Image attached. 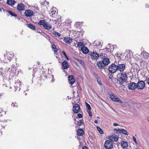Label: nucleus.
I'll return each instance as SVG.
<instances>
[{"label": "nucleus", "mask_w": 149, "mask_h": 149, "mask_svg": "<svg viewBox=\"0 0 149 149\" xmlns=\"http://www.w3.org/2000/svg\"><path fill=\"white\" fill-rule=\"evenodd\" d=\"M0 72L1 73L0 74L4 78L7 77L8 74H10L9 78H10V75H11V74H12L11 73L10 68L8 67H7L4 68L3 70V68L2 67L1 68H0Z\"/></svg>", "instance_id": "1"}, {"label": "nucleus", "mask_w": 149, "mask_h": 149, "mask_svg": "<svg viewBox=\"0 0 149 149\" xmlns=\"http://www.w3.org/2000/svg\"><path fill=\"white\" fill-rule=\"evenodd\" d=\"M14 56V54L12 52H7L4 55L5 59L3 60V62L6 63L8 61H10Z\"/></svg>", "instance_id": "2"}, {"label": "nucleus", "mask_w": 149, "mask_h": 149, "mask_svg": "<svg viewBox=\"0 0 149 149\" xmlns=\"http://www.w3.org/2000/svg\"><path fill=\"white\" fill-rule=\"evenodd\" d=\"M127 78L128 77L126 73V72H123L121 73L120 77L118 78L117 80L121 83H123L126 81Z\"/></svg>", "instance_id": "3"}, {"label": "nucleus", "mask_w": 149, "mask_h": 149, "mask_svg": "<svg viewBox=\"0 0 149 149\" xmlns=\"http://www.w3.org/2000/svg\"><path fill=\"white\" fill-rule=\"evenodd\" d=\"M117 68L116 65L114 64H112L109 66V70L111 73H113L118 70Z\"/></svg>", "instance_id": "4"}, {"label": "nucleus", "mask_w": 149, "mask_h": 149, "mask_svg": "<svg viewBox=\"0 0 149 149\" xmlns=\"http://www.w3.org/2000/svg\"><path fill=\"white\" fill-rule=\"evenodd\" d=\"M104 146L106 149H111L113 148V143L110 140L106 141L104 144Z\"/></svg>", "instance_id": "5"}, {"label": "nucleus", "mask_w": 149, "mask_h": 149, "mask_svg": "<svg viewBox=\"0 0 149 149\" xmlns=\"http://www.w3.org/2000/svg\"><path fill=\"white\" fill-rule=\"evenodd\" d=\"M117 65L118 70L120 72H123L125 69L126 66L124 64H118Z\"/></svg>", "instance_id": "6"}, {"label": "nucleus", "mask_w": 149, "mask_h": 149, "mask_svg": "<svg viewBox=\"0 0 149 149\" xmlns=\"http://www.w3.org/2000/svg\"><path fill=\"white\" fill-rule=\"evenodd\" d=\"M21 85V82L17 80L15 83L14 87L15 89V91H19L20 88V86Z\"/></svg>", "instance_id": "7"}, {"label": "nucleus", "mask_w": 149, "mask_h": 149, "mask_svg": "<svg viewBox=\"0 0 149 149\" xmlns=\"http://www.w3.org/2000/svg\"><path fill=\"white\" fill-rule=\"evenodd\" d=\"M145 84L143 81H139L136 84L137 87L140 89H143L145 87Z\"/></svg>", "instance_id": "8"}, {"label": "nucleus", "mask_w": 149, "mask_h": 149, "mask_svg": "<svg viewBox=\"0 0 149 149\" xmlns=\"http://www.w3.org/2000/svg\"><path fill=\"white\" fill-rule=\"evenodd\" d=\"M80 107L79 105L78 104H75L73 107V111L74 113H77L80 111Z\"/></svg>", "instance_id": "9"}, {"label": "nucleus", "mask_w": 149, "mask_h": 149, "mask_svg": "<svg viewBox=\"0 0 149 149\" xmlns=\"http://www.w3.org/2000/svg\"><path fill=\"white\" fill-rule=\"evenodd\" d=\"M68 81L70 84L72 85L75 81V80L73 75H70L68 77Z\"/></svg>", "instance_id": "10"}, {"label": "nucleus", "mask_w": 149, "mask_h": 149, "mask_svg": "<svg viewBox=\"0 0 149 149\" xmlns=\"http://www.w3.org/2000/svg\"><path fill=\"white\" fill-rule=\"evenodd\" d=\"M24 14L26 16L29 17L33 15V12L32 10H29L25 11Z\"/></svg>", "instance_id": "11"}, {"label": "nucleus", "mask_w": 149, "mask_h": 149, "mask_svg": "<svg viewBox=\"0 0 149 149\" xmlns=\"http://www.w3.org/2000/svg\"><path fill=\"white\" fill-rule=\"evenodd\" d=\"M136 87V84L133 82H131L128 86L129 88L132 90L134 89Z\"/></svg>", "instance_id": "12"}, {"label": "nucleus", "mask_w": 149, "mask_h": 149, "mask_svg": "<svg viewBox=\"0 0 149 149\" xmlns=\"http://www.w3.org/2000/svg\"><path fill=\"white\" fill-rule=\"evenodd\" d=\"M109 139L112 142L114 141L117 142L118 140V137L116 134H113L110 137Z\"/></svg>", "instance_id": "13"}, {"label": "nucleus", "mask_w": 149, "mask_h": 149, "mask_svg": "<svg viewBox=\"0 0 149 149\" xmlns=\"http://www.w3.org/2000/svg\"><path fill=\"white\" fill-rule=\"evenodd\" d=\"M91 56L93 59H98L99 57V54L96 52H93L91 54Z\"/></svg>", "instance_id": "14"}, {"label": "nucleus", "mask_w": 149, "mask_h": 149, "mask_svg": "<svg viewBox=\"0 0 149 149\" xmlns=\"http://www.w3.org/2000/svg\"><path fill=\"white\" fill-rule=\"evenodd\" d=\"M110 97L112 100L114 101L118 102L121 103H122V102H121L119 98L116 97L113 95H110Z\"/></svg>", "instance_id": "15"}, {"label": "nucleus", "mask_w": 149, "mask_h": 149, "mask_svg": "<svg viewBox=\"0 0 149 149\" xmlns=\"http://www.w3.org/2000/svg\"><path fill=\"white\" fill-rule=\"evenodd\" d=\"M17 9L19 11H23L25 9L24 5L23 4H19L17 6Z\"/></svg>", "instance_id": "16"}, {"label": "nucleus", "mask_w": 149, "mask_h": 149, "mask_svg": "<svg viewBox=\"0 0 149 149\" xmlns=\"http://www.w3.org/2000/svg\"><path fill=\"white\" fill-rule=\"evenodd\" d=\"M121 144L122 147L123 149H127L128 146L127 143L125 141H122L121 142Z\"/></svg>", "instance_id": "17"}, {"label": "nucleus", "mask_w": 149, "mask_h": 149, "mask_svg": "<svg viewBox=\"0 0 149 149\" xmlns=\"http://www.w3.org/2000/svg\"><path fill=\"white\" fill-rule=\"evenodd\" d=\"M72 39L70 37H65L64 38V41L66 43L69 44L72 42Z\"/></svg>", "instance_id": "18"}, {"label": "nucleus", "mask_w": 149, "mask_h": 149, "mask_svg": "<svg viewBox=\"0 0 149 149\" xmlns=\"http://www.w3.org/2000/svg\"><path fill=\"white\" fill-rule=\"evenodd\" d=\"M62 65V67L64 69H67L69 67V65L67 61H66L63 62Z\"/></svg>", "instance_id": "19"}, {"label": "nucleus", "mask_w": 149, "mask_h": 149, "mask_svg": "<svg viewBox=\"0 0 149 149\" xmlns=\"http://www.w3.org/2000/svg\"><path fill=\"white\" fill-rule=\"evenodd\" d=\"M81 51L83 53L87 54L88 53L89 50L86 47L84 46L81 48Z\"/></svg>", "instance_id": "20"}, {"label": "nucleus", "mask_w": 149, "mask_h": 149, "mask_svg": "<svg viewBox=\"0 0 149 149\" xmlns=\"http://www.w3.org/2000/svg\"><path fill=\"white\" fill-rule=\"evenodd\" d=\"M97 65L100 69L103 68L105 66V65L104 64L102 61H100L97 63Z\"/></svg>", "instance_id": "21"}, {"label": "nucleus", "mask_w": 149, "mask_h": 149, "mask_svg": "<svg viewBox=\"0 0 149 149\" xmlns=\"http://www.w3.org/2000/svg\"><path fill=\"white\" fill-rule=\"evenodd\" d=\"M17 67L16 66H15V65L14 64H13L11 65V67L10 68V70L11 71V73L12 74H15V72H14V69L16 70V68ZM13 76H14V74L13 75Z\"/></svg>", "instance_id": "22"}, {"label": "nucleus", "mask_w": 149, "mask_h": 149, "mask_svg": "<svg viewBox=\"0 0 149 149\" xmlns=\"http://www.w3.org/2000/svg\"><path fill=\"white\" fill-rule=\"evenodd\" d=\"M118 131L119 132V133L120 134L122 133L126 135H128L129 134V133L126 130L123 129H118Z\"/></svg>", "instance_id": "23"}, {"label": "nucleus", "mask_w": 149, "mask_h": 149, "mask_svg": "<svg viewBox=\"0 0 149 149\" xmlns=\"http://www.w3.org/2000/svg\"><path fill=\"white\" fill-rule=\"evenodd\" d=\"M141 56L145 59H148L149 57V54L146 52H143L141 53Z\"/></svg>", "instance_id": "24"}, {"label": "nucleus", "mask_w": 149, "mask_h": 149, "mask_svg": "<svg viewBox=\"0 0 149 149\" xmlns=\"http://www.w3.org/2000/svg\"><path fill=\"white\" fill-rule=\"evenodd\" d=\"M104 64L105 65H108L110 63V61L109 59L107 58H105L103 59L102 61Z\"/></svg>", "instance_id": "25"}, {"label": "nucleus", "mask_w": 149, "mask_h": 149, "mask_svg": "<svg viewBox=\"0 0 149 149\" xmlns=\"http://www.w3.org/2000/svg\"><path fill=\"white\" fill-rule=\"evenodd\" d=\"M77 133L78 136H82L84 133V131L82 129H79L77 130Z\"/></svg>", "instance_id": "26"}, {"label": "nucleus", "mask_w": 149, "mask_h": 149, "mask_svg": "<svg viewBox=\"0 0 149 149\" xmlns=\"http://www.w3.org/2000/svg\"><path fill=\"white\" fill-rule=\"evenodd\" d=\"M16 3L15 0H7V3L10 5H12Z\"/></svg>", "instance_id": "27"}, {"label": "nucleus", "mask_w": 149, "mask_h": 149, "mask_svg": "<svg viewBox=\"0 0 149 149\" xmlns=\"http://www.w3.org/2000/svg\"><path fill=\"white\" fill-rule=\"evenodd\" d=\"M38 24L39 25H42L44 27L46 24H47V22H45L44 20H41L38 23Z\"/></svg>", "instance_id": "28"}, {"label": "nucleus", "mask_w": 149, "mask_h": 149, "mask_svg": "<svg viewBox=\"0 0 149 149\" xmlns=\"http://www.w3.org/2000/svg\"><path fill=\"white\" fill-rule=\"evenodd\" d=\"M44 27L47 30H50L52 28V26L50 24H48L47 22V24H45L44 26Z\"/></svg>", "instance_id": "29"}, {"label": "nucleus", "mask_w": 149, "mask_h": 149, "mask_svg": "<svg viewBox=\"0 0 149 149\" xmlns=\"http://www.w3.org/2000/svg\"><path fill=\"white\" fill-rule=\"evenodd\" d=\"M56 13V10H54L53 9H52L51 12L50 13V14L52 17H54V15H55Z\"/></svg>", "instance_id": "30"}, {"label": "nucleus", "mask_w": 149, "mask_h": 149, "mask_svg": "<svg viewBox=\"0 0 149 149\" xmlns=\"http://www.w3.org/2000/svg\"><path fill=\"white\" fill-rule=\"evenodd\" d=\"M94 45L95 46L99 47H101L102 45L101 43L99 42H96V43H95Z\"/></svg>", "instance_id": "31"}, {"label": "nucleus", "mask_w": 149, "mask_h": 149, "mask_svg": "<svg viewBox=\"0 0 149 149\" xmlns=\"http://www.w3.org/2000/svg\"><path fill=\"white\" fill-rule=\"evenodd\" d=\"M85 104L88 111L91 110V108L90 105L86 102Z\"/></svg>", "instance_id": "32"}, {"label": "nucleus", "mask_w": 149, "mask_h": 149, "mask_svg": "<svg viewBox=\"0 0 149 149\" xmlns=\"http://www.w3.org/2000/svg\"><path fill=\"white\" fill-rule=\"evenodd\" d=\"M28 27L30 28L33 30H34L36 29L35 27L32 24H30L28 25Z\"/></svg>", "instance_id": "33"}, {"label": "nucleus", "mask_w": 149, "mask_h": 149, "mask_svg": "<svg viewBox=\"0 0 149 149\" xmlns=\"http://www.w3.org/2000/svg\"><path fill=\"white\" fill-rule=\"evenodd\" d=\"M78 47H82L84 45V43L82 42H79L77 43Z\"/></svg>", "instance_id": "34"}, {"label": "nucleus", "mask_w": 149, "mask_h": 149, "mask_svg": "<svg viewBox=\"0 0 149 149\" xmlns=\"http://www.w3.org/2000/svg\"><path fill=\"white\" fill-rule=\"evenodd\" d=\"M81 23L80 22H76L75 23V25L77 27H79L81 26Z\"/></svg>", "instance_id": "35"}, {"label": "nucleus", "mask_w": 149, "mask_h": 149, "mask_svg": "<svg viewBox=\"0 0 149 149\" xmlns=\"http://www.w3.org/2000/svg\"><path fill=\"white\" fill-rule=\"evenodd\" d=\"M97 130H98V131L101 134H103V132L102 130L99 127H97Z\"/></svg>", "instance_id": "36"}, {"label": "nucleus", "mask_w": 149, "mask_h": 149, "mask_svg": "<svg viewBox=\"0 0 149 149\" xmlns=\"http://www.w3.org/2000/svg\"><path fill=\"white\" fill-rule=\"evenodd\" d=\"M8 12L11 15L15 17L17 16V15L13 13L11 11H9Z\"/></svg>", "instance_id": "37"}, {"label": "nucleus", "mask_w": 149, "mask_h": 149, "mask_svg": "<svg viewBox=\"0 0 149 149\" xmlns=\"http://www.w3.org/2000/svg\"><path fill=\"white\" fill-rule=\"evenodd\" d=\"M78 61L82 65L84 66L85 65L84 62L82 60L80 59H78Z\"/></svg>", "instance_id": "38"}, {"label": "nucleus", "mask_w": 149, "mask_h": 149, "mask_svg": "<svg viewBox=\"0 0 149 149\" xmlns=\"http://www.w3.org/2000/svg\"><path fill=\"white\" fill-rule=\"evenodd\" d=\"M83 123V121H82L81 120H79L78 122H77V125L79 126H81L82 124Z\"/></svg>", "instance_id": "39"}, {"label": "nucleus", "mask_w": 149, "mask_h": 149, "mask_svg": "<svg viewBox=\"0 0 149 149\" xmlns=\"http://www.w3.org/2000/svg\"><path fill=\"white\" fill-rule=\"evenodd\" d=\"M54 34L56 36H58L59 37H60L61 36V34L57 32H54Z\"/></svg>", "instance_id": "40"}, {"label": "nucleus", "mask_w": 149, "mask_h": 149, "mask_svg": "<svg viewBox=\"0 0 149 149\" xmlns=\"http://www.w3.org/2000/svg\"><path fill=\"white\" fill-rule=\"evenodd\" d=\"M145 81L149 85V76L146 77Z\"/></svg>", "instance_id": "41"}, {"label": "nucleus", "mask_w": 149, "mask_h": 149, "mask_svg": "<svg viewBox=\"0 0 149 149\" xmlns=\"http://www.w3.org/2000/svg\"><path fill=\"white\" fill-rule=\"evenodd\" d=\"M62 53L64 55L65 57L68 60L69 58H68V57H67L65 53L63 51H62Z\"/></svg>", "instance_id": "42"}, {"label": "nucleus", "mask_w": 149, "mask_h": 149, "mask_svg": "<svg viewBox=\"0 0 149 149\" xmlns=\"http://www.w3.org/2000/svg\"><path fill=\"white\" fill-rule=\"evenodd\" d=\"M11 105L12 106H13V107H17L16 103H13V104H11Z\"/></svg>", "instance_id": "43"}, {"label": "nucleus", "mask_w": 149, "mask_h": 149, "mask_svg": "<svg viewBox=\"0 0 149 149\" xmlns=\"http://www.w3.org/2000/svg\"><path fill=\"white\" fill-rule=\"evenodd\" d=\"M52 47L53 48V49L54 50L55 49H57V48H56L55 45H52Z\"/></svg>", "instance_id": "44"}, {"label": "nucleus", "mask_w": 149, "mask_h": 149, "mask_svg": "<svg viewBox=\"0 0 149 149\" xmlns=\"http://www.w3.org/2000/svg\"><path fill=\"white\" fill-rule=\"evenodd\" d=\"M77 116H78V117L79 118H82V114L80 113L78 114Z\"/></svg>", "instance_id": "45"}, {"label": "nucleus", "mask_w": 149, "mask_h": 149, "mask_svg": "<svg viewBox=\"0 0 149 149\" xmlns=\"http://www.w3.org/2000/svg\"><path fill=\"white\" fill-rule=\"evenodd\" d=\"M88 113H89V115L90 116H92V114L91 113V110L88 111Z\"/></svg>", "instance_id": "46"}, {"label": "nucleus", "mask_w": 149, "mask_h": 149, "mask_svg": "<svg viewBox=\"0 0 149 149\" xmlns=\"http://www.w3.org/2000/svg\"><path fill=\"white\" fill-rule=\"evenodd\" d=\"M133 140H134V141L136 143H137L136 141V137L134 136H133L132 137Z\"/></svg>", "instance_id": "47"}, {"label": "nucleus", "mask_w": 149, "mask_h": 149, "mask_svg": "<svg viewBox=\"0 0 149 149\" xmlns=\"http://www.w3.org/2000/svg\"><path fill=\"white\" fill-rule=\"evenodd\" d=\"M118 129L117 130L116 129H114V131L116 133H119V132L118 131Z\"/></svg>", "instance_id": "48"}, {"label": "nucleus", "mask_w": 149, "mask_h": 149, "mask_svg": "<svg viewBox=\"0 0 149 149\" xmlns=\"http://www.w3.org/2000/svg\"><path fill=\"white\" fill-rule=\"evenodd\" d=\"M120 55H121L120 54H117V56L119 57V58L120 59H121V57H120Z\"/></svg>", "instance_id": "49"}, {"label": "nucleus", "mask_w": 149, "mask_h": 149, "mask_svg": "<svg viewBox=\"0 0 149 149\" xmlns=\"http://www.w3.org/2000/svg\"><path fill=\"white\" fill-rule=\"evenodd\" d=\"M113 125L114 126H116L118 125L116 123H114L113 124Z\"/></svg>", "instance_id": "50"}, {"label": "nucleus", "mask_w": 149, "mask_h": 149, "mask_svg": "<svg viewBox=\"0 0 149 149\" xmlns=\"http://www.w3.org/2000/svg\"><path fill=\"white\" fill-rule=\"evenodd\" d=\"M82 149H88V148L87 147H86V146H84L83 147Z\"/></svg>", "instance_id": "51"}, {"label": "nucleus", "mask_w": 149, "mask_h": 149, "mask_svg": "<svg viewBox=\"0 0 149 149\" xmlns=\"http://www.w3.org/2000/svg\"><path fill=\"white\" fill-rule=\"evenodd\" d=\"M146 8H149V3L146 4Z\"/></svg>", "instance_id": "52"}, {"label": "nucleus", "mask_w": 149, "mask_h": 149, "mask_svg": "<svg viewBox=\"0 0 149 149\" xmlns=\"http://www.w3.org/2000/svg\"><path fill=\"white\" fill-rule=\"evenodd\" d=\"M52 81H54V76L53 75H52Z\"/></svg>", "instance_id": "53"}, {"label": "nucleus", "mask_w": 149, "mask_h": 149, "mask_svg": "<svg viewBox=\"0 0 149 149\" xmlns=\"http://www.w3.org/2000/svg\"><path fill=\"white\" fill-rule=\"evenodd\" d=\"M97 122H98V121H97V120H95L94 121V123H97Z\"/></svg>", "instance_id": "54"}, {"label": "nucleus", "mask_w": 149, "mask_h": 149, "mask_svg": "<svg viewBox=\"0 0 149 149\" xmlns=\"http://www.w3.org/2000/svg\"><path fill=\"white\" fill-rule=\"evenodd\" d=\"M46 35V38L47 39H49V36L47 35Z\"/></svg>", "instance_id": "55"}, {"label": "nucleus", "mask_w": 149, "mask_h": 149, "mask_svg": "<svg viewBox=\"0 0 149 149\" xmlns=\"http://www.w3.org/2000/svg\"><path fill=\"white\" fill-rule=\"evenodd\" d=\"M79 32H81V34H83L84 33V31H79Z\"/></svg>", "instance_id": "56"}, {"label": "nucleus", "mask_w": 149, "mask_h": 149, "mask_svg": "<svg viewBox=\"0 0 149 149\" xmlns=\"http://www.w3.org/2000/svg\"><path fill=\"white\" fill-rule=\"evenodd\" d=\"M147 120L149 122V117H147Z\"/></svg>", "instance_id": "57"}, {"label": "nucleus", "mask_w": 149, "mask_h": 149, "mask_svg": "<svg viewBox=\"0 0 149 149\" xmlns=\"http://www.w3.org/2000/svg\"><path fill=\"white\" fill-rule=\"evenodd\" d=\"M49 41L50 42V43H51L52 41L50 39H49Z\"/></svg>", "instance_id": "58"}, {"label": "nucleus", "mask_w": 149, "mask_h": 149, "mask_svg": "<svg viewBox=\"0 0 149 149\" xmlns=\"http://www.w3.org/2000/svg\"><path fill=\"white\" fill-rule=\"evenodd\" d=\"M1 10H2L0 8V12L1 11Z\"/></svg>", "instance_id": "59"}, {"label": "nucleus", "mask_w": 149, "mask_h": 149, "mask_svg": "<svg viewBox=\"0 0 149 149\" xmlns=\"http://www.w3.org/2000/svg\"><path fill=\"white\" fill-rule=\"evenodd\" d=\"M99 84H100L101 85V83H100V82H99Z\"/></svg>", "instance_id": "60"}, {"label": "nucleus", "mask_w": 149, "mask_h": 149, "mask_svg": "<svg viewBox=\"0 0 149 149\" xmlns=\"http://www.w3.org/2000/svg\"><path fill=\"white\" fill-rule=\"evenodd\" d=\"M55 51H57L56 50H55Z\"/></svg>", "instance_id": "61"}]
</instances>
